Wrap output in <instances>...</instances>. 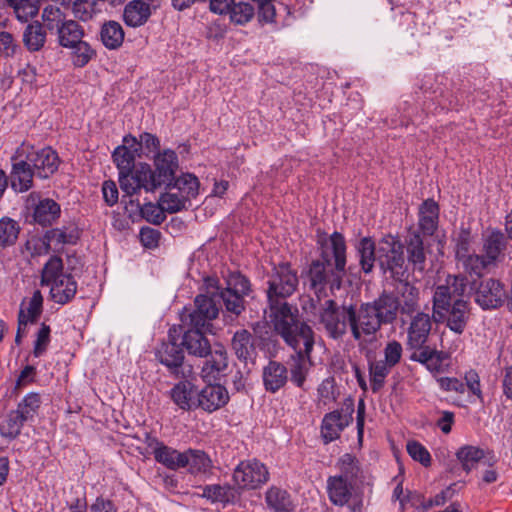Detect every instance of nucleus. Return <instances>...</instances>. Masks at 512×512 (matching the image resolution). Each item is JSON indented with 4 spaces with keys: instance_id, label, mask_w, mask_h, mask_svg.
Masks as SVG:
<instances>
[{
    "instance_id": "f257e3e1",
    "label": "nucleus",
    "mask_w": 512,
    "mask_h": 512,
    "mask_svg": "<svg viewBox=\"0 0 512 512\" xmlns=\"http://www.w3.org/2000/svg\"><path fill=\"white\" fill-rule=\"evenodd\" d=\"M399 283L397 292L383 290L373 301L360 305L326 300L319 310V321L328 336L339 340L350 331L359 344L367 343L376 338L382 326L393 324L399 312L411 316L419 307V289L407 279Z\"/></svg>"
},
{
    "instance_id": "f03ea898",
    "label": "nucleus",
    "mask_w": 512,
    "mask_h": 512,
    "mask_svg": "<svg viewBox=\"0 0 512 512\" xmlns=\"http://www.w3.org/2000/svg\"><path fill=\"white\" fill-rule=\"evenodd\" d=\"M267 314L268 321L274 331L281 330L286 333L287 328L306 323L302 320L296 305L290 304L287 299L297 290L299 278L289 262L274 265L267 274Z\"/></svg>"
},
{
    "instance_id": "7ed1b4c3",
    "label": "nucleus",
    "mask_w": 512,
    "mask_h": 512,
    "mask_svg": "<svg viewBox=\"0 0 512 512\" xmlns=\"http://www.w3.org/2000/svg\"><path fill=\"white\" fill-rule=\"evenodd\" d=\"M194 309L184 308L181 314L182 324L178 329V337L182 333L181 345L189 355L204 358L211 352V344L206 334L212 330V321L218 316L219 308L214 297L197 295Z\"/></svg>"
},
{
    "instance_id": "20e7f679",
    "label": "nucleus",
    "mask_w": 512,
    "mask_h": 512,
    "mask_svg": "<svg viewBox=\"0 0 512 512\" xmlns=\"http://www.w3.org/2000/svg\"><path fill=\"white\" fill-rule=\"evenodd\" d=\"M463 278L449 276L446 284L436 286L432 298V318L445 323L456 334H462L470 318V303L463 298Z\"/></svg>"
},
{
    "instance_id": "39448f33",
    "label": "nucleus",
    "mask_w": 512,
    "mask_h": 512,
    "mask_svg": "<svg viewBox=\"0 0 512 512\" xmlns=\"http://www.w3.org/2000/svg\"><path fill=\"white\" fill-rule=\"evenodd\" d=\"M274 332L295 352L290 356L289 361L291 382L298 388L306 390L304 384L309 372L311 352L315 343L312 328L307 323H299V326L287 328V334L281 330Z\"/></svg>"
},
{
    "instance_id": "423d86ee",
    "label": "nucleus",
    "mask_w": 512,
    "mask_h": 512,
    "mask_svg": "<svg viewBox=\"0 0 512 512\" xmlns=\"http://www.w3.org/2000/svg\"><path fill=\"white\" fill-rule=\"evenodd\" d=\"M41 284L50 288V297L57 304L69 303L77 292V282L71 274L63 272V261L51 256L41 273Z\"/></svg>"
},
{
    "instance_id": "0eeeda50",
    "label": "nucleus",
    "mask_w": 512,
    "mask_h": 512,
    "mask_svg": "<svg viewBox=\"0 0 512 512\" xmlns=\"http://www.w3.org/2000/svg\"><path fill=\"white\" fill-rule=\"evenodd\" d=\"M377 261L381 270L397 282L408 279V265L404 257V245L391 234L383 236L377 246Z\"/></svg>"
},
{
    "instance_id": "6e6552de",
    "label": "nucleus",
    "mask_w": 512,
    "mask_h": 512,
    "mask_svg": "<svg viewBox=\"0 0 512 512\" xmlns=\"http://www.w3.org/2000/svg\"><path fill=\"white\" fill-rule=\"evenodd\" d=\"M178 329L173 326L168 331V339L156 349L155 356L170 373L177 378H191L195 373L193 366L184 362V352L177 343Z\"/></svg>"
},
{
    "instance_id": "1a4fd4ad",
    "label": "nucleus",
    "mask_w": 512,
    "mask_h": 512,
    "mask_svg": "<svg viewBox=\"0 0 512 512\" xmlns=\"http://www.w3.org/2000/svg\"><path fill=\"white\" fill-rule=\"evenodd\" d=\"M336 269L320 259H314L304 275V283L320 300L326 296V290H339L346 274L335 273Z\"/></svg>"
},
{
    "instance_id": "9d476101",
    "label": "nucleus",
    "mask_w": 512,
    "mask_h": 512,
    "mask_svg": "<svg viewBox=\"0 0 512 512\" xmlns=\"http://www.w3.org/2000/svg\"><path fill=\"white\" fill-rule=\"evenodd\" d=\"M143 164L150 179V189L154 191L162 187H170L179 167L178 156L171 149H165L154 156L153 169L149 164Z\"/></svg>"
},
{
    "instance_id": "9b49d317",
    "label": "nucleus",
    "mask_w": 512,
    "mask_h": 512,
    "mask_svg": "<svg viewBox=\"0 0 512 512\" xmlns=\"http://www.w3.org/2000/svg\"><path fill=\"white\" fill-rule=\"evenodd\" d=\"M18 148H22L24 155L28 156L27 161L37 178L49 179L57 172L60 158L51 147L37 149L33 144L23 141Z\"/></svg>"
},
{
    "instance_id": "f8f14e48",
    "label": "nucleus",
    "mask_w": 512,
    "mask_h": 512,
    "mask_svg": "<svg viewBox=\"0 0 512 512\" xmlns=\"http://www.w3.org/2000/svg\"><path fill=\"white\" fill-rule=\"evenodd\" d=\"M320 249V260L326 262L328 266L336 269L335 273L346 274L347 265V246L342 233L333 232L330 236L325 233L318 237L317 241Z\"/></svg>"
},
{
    "instance_id": "ddd939ff",
    "label": "nucleus",
    "mask_w": 512,
    "mask_h": 512,
    "mask_svg": "<svg viewBox=\"0 0 512 512\" xmlns=\"http://www.w3.org/2000/svg\"><path fill=\"white\" fill-rule=\"evenodd\" d=\"M437 383L444 392H454L458 395H463L467 391L466 401L469 404L484 402L480 376L475 370L467 371L464 381L456 377H439L437 378Z\"/></svg>"
},
{
    "instance_id": "4468645a",
    "label": "nucleus",
    "mask_w": 512,
    "mask_h": 512,
    "mask_svg": "<svg viewBox=\"0 0 512 512\" xmlns=\"http://www.w3.org/2000/svg\"><path fill=\"white\" fill-rule=\"evenodd\" d=\"M269 471L258 459L241 461L233 471V481L240 489L253 490L260 488L269 480Z\"/></svg>"
},
{
    "instance_id": "2eb2a0df",
    "label": "nucleus",
    "mask_w": 512,
    "mask_h": 512,
    "mask_svg": "<svg viewBox=\"0 0 512 512\" xmlns=\"http://www.w3.org/2000/svg\"><path fill=\"white\" fill-rule=\"evenodd\" d=\"M354 402L346 399L340 409L325 414L321 424V436L325 444L338 439L342 431L352 422Z\"/></svg>"
},
{
    "instance_id": "dca6fc26",
    "label": "nucleus",
    "mask_w": 512,
    "mask_h": 512,
    "mask_svg": "<svg viewBox=\"0 0 512 512\" xmlns=\"http://www.w3.org/2000/svg\"><path fill=\"white\" fill-rule=\"evenodd\" d=\"M22 148H16L10 157L11 170L8 176L11 189L15 193H26L34 187L35 173L27 161Z\"/></svg>"
},
{
    "instance_id": "f3484780",
    "label": "nucleus",
    "mask_w": 512,
    "mask_h": 512,
    "mask_svg": "<svg viewBox=\"0 0 512 512\" xmlns=\"http://www.w3.org/2000/svg\"><path fill=\"white\" fill-rule=\"evenodd\" d=\"M25 206L32 210L34 222L42 227L51 226L61 215L60 205L53 199L41 198L39 192H31L26 197Z\"/></svg>"
},
{
    "instance_id": "a211bd4d",
    "label": "nucleus",
    "mask_w": 512,
    "mask_h": 512,
    "mask_svg": "<svg viewBox=\"0 0 512 512\" xmlns=\"http://www.w3.org/2000/svg\"><path fill=\"white\" fill-rule=\"evenodd\" d=\"M144 443L150 449L156 462L160 463L169 470L177 471L184 468V463L187 461L184 452L164 444L157 437L149 433L145 434Z\"/></svg>"
},
{
    "instance_id": "6ab92c4d",
    "label": "nucleus",
    "mask_w": 512,
    "mask_h": 512,
    "mask_svg": "<svg viewBox=\"0 0 512 512\" xmlns=\"http://www.w3.org/2000/svg\"><path fill=\"white\" fill-rule=\"evenodd\" d=\"M506 290L503 283L494 278L480 282L475 292V302L484 310L499 308L506 299Z\"/></svg>"
},
{
    "instance_id": "aec40b11",
    "label": "nucleus",
    "mask_w": 512,
    "mask_h": 512,
    "mask_svg": "<svg viewBox=\"0 0 512 512\" xmlns=\"http://www.w3.org/2000/svg\"><path fill=\"white\" fill-rule=\"evenodd\" d=\"M229 401L227 389L220 384H208L198 391L196 408H201L206 412L212 413Z\"/></svg>"
},
{
    "instance_id": "412c9836",
    "label": "nucleus",
    "mask_w": 512,
    "mask_h": 512,
    "mask_svg": "<svg viewBox=\"0 0 512 512\" xmlns=\"http://www.w3.org/2000/svg\"><path fill=\"white\" fill-rule=\"evenodd\" d=\"M118 174L120 187L128 196H133L141 189L148 193L155 192L154 189H150V179L147 171L144 169V164H140L127 173L119 172Z\"/></svg>"
},
{
    "instance_id": "4be33fe9",
    "label": "nucleus",
    "mask_w": 512,
    "mask_h": 512,
    "mask_svg": "<svg viewBox=\"0 0 512 512\" xmlns=\"http://www.w3.org/2000/svg\"><path fill=\"white\" fill-rule=\"evenodd\" d=\"M206 358L201 369L202 379L208 383L220 380L228 368L227 352L222 346H218Z\"/></svg>"
},
{
    "instance_id": "5701e85b",
    "label": "nucleus",
    "mask_w": 512,
    "mask_h": 512,
    "mask_svg": "<svg viewBox=\"0 0 512 512\" xmlns=\"http://www.w3.org/2000/svg\"><path fill=\"white\" fill-rule=\"evenodd\" d=\"M432 328L429 314L418 312L412 317L407 330V344L409 348H420L426 344Z\"/></svg>"
},
{
    "instance_id": "b1692460",
    "label": "nucleus",
    "mask_w": 512,
    "mask_h": 512,
    "mask_svg": "<svg viewBox=\"0 0 512 512\" xmlns=\"http://www.w3.org/2000/svg\"><path fill=\"white\" fill-rule=\"evenodd\" d=\"M507 245L508 240L503 232L498 229L490 231L483 238L482 253L484 258L495 265L504 258Z\"/></svg>"
},
{
    "instance_id": "393cba45",
    "label": "nucleus",
    "mask_w": 512,
    "mask_h": 512,
    "mask_svg": "<svg viewBox=\"0 0 512 512\" xmlns=\"http://www.w3.org/2000/svg\"><path fill=\"white\" fill-rule=\"evenodd\" d=\"M288 368L275 360H270L263 367L262 380L267 392L276 393L282 389L288 382Z\"/></svg>"
},
{
    "instance_id": "a878e982",
    "label": "nucleus",
    "mask_w": 512,
    "mask_h": 512,
    "mask_svg": "<svg viewBox=\"0 0 512 512\" xmlns=\"http://www.w3.org/2000/svg\"><path fill=\"white\" fill-rule=\"evenodd\" d=\"M440 208L433 199H426L418 211V232L424 236H432L436 232L439 223Z\"/></svg>"
},
{
    "instance_id": "bb28decb",
    "label": "nucleus",
    "mask_w": 512,
    "mask_h": 512,
    "mask_svg": "<svg viewBox=\"0 0 512 512\" xmlns=\"http://www.w3.org/2000/svg\"><path fill=\"white\" fill-rule=\"evenodd\" d=\"M193 376L191 377V379ZM183 381L175 384L170 391L171 399L182 410L189 411L196 408L198 390L190 381V378H183Z\"/></svg>"
},
{
    "instance_id": "cd10ccee",
    "label": "nucleus",
    "mask_w": 512,
    "mask_h": 512,
    "mask_svg": "<svg viewBox=\"0 0 512 512\" xmlns=\"http://www.w3.org/2000/svg\"><path fill=\"white\" fill-rule=\"evenodd\" d=\"M408 263L414 271L423 272L426 267V252L423 237L418 231H413L406 237Z\"/></svg>"
},
{
    "instance_id": "c85d7f7f",
    "label": "nucleus",
    "mask_w": 512,
    "mask_h": 512,
    "mask_svg": "<svg viewBox=\"0 0 512 512\" xmlns=\"http://www.w3.org/2000/svg\"><path fill=\"white\" fill-rule=\"evenodd\" d=\"M354 484L341 477L329 476L327 479V494L329 500L336 506L346 505L351 497Z\"/></svg>"
},
{
    "instance_id": "c756f323",
    "label": "nucleus",
    "mask_w": 512,
    "mask_h": 512,
    "mask_svg": "<svg viewBox=\"0 0 512 512\" xmlns=\"http://www.w3.org/2000/svg\"><path fill=\"white\" fill-rule=\"evenodd\" d=\"M151 16L150 3L143 0H132L125 5L123 20L129 27H140L144 25Z\"/></svg>"
},
{
    "instance_id": "7c9ffc66",
    "label": "nucleus",
    "mask_w": 512,
    "mask_h": 512,
    "mask_svg": "<svg viewBox=\"0 0 512 512\" xmlns=\"http://www.w3.org/2000/svg\"><path fill=\"white\" fill-rule=\"evenodd\" d=\"M356 256L362 271L366 274L372 272L377 260V247L371 237L361 238L355 245Z\"/></svg>"
},
{
    "instance_id": "2f4dec72",
    "label": "nucleus",
    "mask_w": 512,
    "mask_h": 512,
    "mask_svg": "<svg viewBox=\"0 0 512 512\" xmlns=\"http://www.w3.org/2000/svg\"><path fill=\"white\" fill-rule=\"evenodd\" d=\"M125 33L121 24L114 20L106 21L100 29V39L105 48L119 49L124 42Z\"/></svg>"
},
{
    "instance_id": "473e14b6",
    "label": "nucleus",
    "mask_w": 512,
    "mask_h": 512,
    "mask_svg": "<svg viewBox=\"0 0 512 512\" xmlns=\"http://www.w3.org/2000/svg\"><path fill=\"white\" fill-rule=\"evenodd\" d=\"M265 501L272 512H292L294 509L291 495L276 486H272L266 491Z\"/></svg>"
},
{
    "instance_id": "72a5a7b5",
    "label": "nucleus",
    "mask_w": 512,
    "mask_h": 512,
    "mask_svg": "<svg viewBox=\"0 0 512 512\" xmlns=\"http://www.w3.org/2000/svg\"><path fill=\"white\" fill-rule=\"evenodd\" d=\"M55 34L57 35L58 44L63 48H69L82 40L85 32L78 22L66 20Z\"/></svg>"
},
{
    "instance_id": "f704fd0d",
    "label": "nucleus",
    "mask_w": 512,
    "mask_h": 512,
    "mask_svg": "<svg viewBox=\"0 0 512 512\" xmlns=\"http://www.w3.org/2000/svg\"><path fill=\"white\" fill-rule=\"evenodd\" d=\"M231 346L237 358L241 361H247L255 352L253 336L246 329L235 332Z\"/></svg>"
},
{
    "instance_id": "c9c22d12",
    "label": "nucleus",
    "mask_w": 512,
    "mask_h": 512,
    "mask_svg": "<svg viewBox=\"0 0 512 512\" xmlns=\"http://www.w3.org/2000/svg\"><path fill=\"white\" fill-rule=\"evenodd\" d=\"M337 467L340 471L338 476L342 479L348 480L354 485L363 478V471L358 459L349 453H346L339 458Z\"/></svg>"
},
{
    "instance_id": "e433bc0d",
    "label": "nucleus",
    "mask_w": 512,
    "mask_h": 512,
    "mask_svg": "<svg viewBox=\"0 0 512 512\" xmlns=\"http://www.w3.org/2000/svg\"><path fill=\"white\" fill-rule=\"evenodd\" d=\"M46 42V31L38 21L30 23L23 32V44L30 52L40 51Z\"/></svg>"
},
{
    "instance_id": "4c0bfd02",
    "label": "nucleus",
    "mask_w": 512,
    "mask_h": 512,
    "mask_svg": "<svg viewBox=\"0 0 512 512\" xmlns=\"http://www.w3.org/2000/svg\"><path fill=\"white\" fill-rule=\"evenodd\" d=\"M22 303L19 311V330L22 326H26L28 322H36L43 308V296L40 290H35L29 299L27 306L24 308Z\"/></svg>"
},
{
    "instance_id": "58836bf2",
    "label": "nucleus",
    "mask_w": 512,
    "mask_h": 512,
    "mask_svg": "<svg viewBox=\"0 0 512 512\" xmlns=\"http://www.w3.org/2000/svg\"><path fill=\"white\" fill-rule=\"evenodd\" d=\"M6 6L13 8L16 18L21 22H28L39 12L36 0H0V8Z\"/></svg>"
},
{
    "instance_id": "ea45409f",
    "label": "nucleus",
    "mask_w": 512,
    "mask_h": 512,
    "mask_svg": "<svg viewBox=\"0 0 512 512\" xmlns=\"http://www.w3.org/2000/svg\"><path fill=\"white\" fill-rule=\"evenodd\" d=\"M187 461L184 468L188 467L191 474L207 473L212 467L210 457L202 450L188 449L184 451Z\"/></svg>"
},
{
    "instance_id": "a19ab883",
    "label": "nucleus",
    "mask_w": 512,
    "mask_h": 512,
    "mask_svg": "<svg viewBox=\"0 0 512 512\" xmlns=\"http://www.w3.org/2000/svg\"><path fill=\"white\" fill-rule=\"evenodd\" d=\"M165 189L176 190L186 200L190 201L191 198H195L198 195L199 181L196 176L190 173L181 175L178 178H174L170 187Z\"/></svg>"
},
{
    "instance_id": "79ce46f5",
    "label": "nucleus",
    "mask_w": 512,
    "mask_h": 512,
    "mask_svg": "<svg viewBox=\"0 0 512 512\" xmlns=\"http://www.w3.org/2000/svg\"><path fill=\"white\" fill-rule=\"evenodd\" d=\"M235 489L230 485L212 484L203 488L202 497L212 503H230L235 499Z\"/></svg>"
},
{
    "instance_id": "37998d69",
    "label": "nucleus",
    "mask_w": 512,
    "mask_h": 512,
    "mask_svg": "<svg viewBox=\"0 0 512 512\" xmlns=\"http://www.w3.org/2000/svg\"><path fill=\"white\" fill-rule=\"evenodd\" d=\"M456 457L463 470L470 472L485 457V451L477 446L465 445L458 449Z\"/></svg>"
},
{
    "instance_id": "c03bdc74",
    "label": "nucleus",
    "mask_w": 512,
    "mask_h": 512,
    "mask_svg": "<svg viewBox=\"0 0 512 512\" xmlns=\"http://www.w3.org/2000/svg\"><path fill=\"white\" fill-rule=\"evenodd\" d=\"M368 368L371 390L377 393L383 388L385 379L390 374L392 367L383 360H374L369 361Z\"/></svg>"
},
{
    "instance_id": "a18cd8bd",
    "label": "nucleus",
    "mask_w": 512,
    "mask_h": 512,
    "mask_svg": "<svg viewBox=\"0 0 512 512\" xmlns=\"http://www.w3.org/2000/svg\"><path fill=\"white\" fill-rule=\"evenodd\" d=\"M25 418L16 410L11 411L0 424V434L8 439H15L21 432Z\"/></svg>"
},
{
    "instance_id": "49530a36",
    "label": "nucleus",
    "mask_w": 512,
    "mask_h": 512,
    "mask_svg": "<svg viewBox=\"0 0 512 512\" xmlns=\"http://www.w3.org/2000/svg\"><path fill=\"white\" fill-rule=\"evenodd\" d=\"M68 49H71V60L77 68L86 66L96 56L92 46L83 39Z\"/></svg>"
},
{
    "instance_id": "de8ad7c7",
    "label": "nucleus",
    "mask_w": 512,
    "mask_h": 512,
    "mask_svg": "<svg viewBox=\"0 0 512 512\" xmlns=\"http://www.w3.org/2000/svg\"><path fill=\"white\" fill-rule=\"evenodd\" d=\"M20 232L17 221L9 217L0 219V247H9L16 243Z\"/></svg>"
},
{
    "instance_id": "09e8293b",
    "label": "nucleus",
    "mask_w": 512,
    "mask_h": 512,
    "mask_svg": "<svg viewBox=\"0 0 512 512\" xmlns=\"http://www.w3.org/2000/svg\"><path fill=\"white\" fill-rule=\"evenodd\" d=\"M227 13L233 24L245 25L254 17L255 9L250 3L240 1L238 3L234 2Z\"/></svg>"
},
{
    "instance_id": "8fccbe9b",
    "label": "nucleus",
    "mask_w": 512,
    "mask_h": 512,
    "mask_svg": "<svg viewBox=\"0 0 512 512\" xmlns=\"http://www.w3.org/2000/svg\"><path fill=\"white\" fill-rule=\"evenodd\" d=\"M79 238L77 229L68 230L66 227L55 228L45 233V239L47 240L46 249L50 248V242H56L57 244H75Z\"/></svg>"
},
{
    "instance_id": "3c124183",
    "label": "nucleus",
    "mask_w": 512,
    "mask_h": 512,
    "mask_svg": "<svg viewBox=\"0 0 512 512\" xmlns=\"http://www.w3.org/2000/svg\"><path fill=\"white\" fill-rule=\"evenodd\" d=\"M42 19L45 28L50 33H56L61 25L66 21L65 15L59 7L48 5L43 9Z\"/></svg>"
},
{
    "instance_id": "603ef678",
    "label": "nucleus",
    "mask_w": 512,
    "mask_h": 512,
    "mask_svg": "<svg viewBox=\"0 0 512 512\" xmlns=\"http://www.w3.org/2000/svg\"><path fill=\"white\" fill-rule=\"evenodd\" d=\"M135 155L127 146H118L113 152V160L119 172L127 173L135 169Z\"/></svg>"
},
{
    "instance_id": "864d4df0",
    "label": "nucleus",
    "mask_w": 512,
    "mask_h": 512,
    "mask_svg": "<svg viewBox=\"0 0 512 512\" xmlns=\"http://www.w3.org/2000/svg\"><path fill=\"white\" fill-rule=\"evenodd\" d=\"M72 10L74 16L84 22L91 20L101 11L96 0H75Z\"/></svg>"
},
{
    "instance_id": "5fc2aeb1",
    "label": "nucleus",
    "mask_w": 512,
    "mask_h": 512,
    "mask_svg": "<svg viewBox=\"0 0 512 512\" xmlns=\"http://www.w3.org/2000/svg\"><path fill=\"white\" fill-rule=\"evenodd\" d=\"M217 297L223 301L225 309L236 316L240 315L244 309V297L231 292L230 290L221 289Z\"/></svg>"
},
{
    "instance_id": "6e6d98bb",
    "label": "nucleus",
    "mask_w": 512,
    "mask_h": 512,
    "mask_svg": "<svg viewBox=\"0 0 512 512\" xmlns=\"http://www.w3.org/2000/svg\"><path fill=\"white\" fill-rule=\"evenodd\" d=\"M462 261L465 270L470 274L481 276L483 271L493 265L484 258V254H466L459 258Z\"/></svg>"
},
{
    "instance_id": "4d7b16f0",
    "label": "nucleus",
    "mask_w": 512,
    "mask_h": 512,
    "mask_svg": "<svg viewBox=\"0 0 512 512\" xmlns=\"http://www.w3.org/2000/svg\"><path fill=\"white\" fill-rule=\"evenodd\" d=\"M161 194L159 201L161 202L162 208L165 212L176 213L186 207V203L189 202L177 191L174 192L171 189Z\"/></svg>"
},
{
    "instance_id": "13d9d810",
    "label": "nucleus",
    "mask_w": 512,
    "mask_h": 512,
    "mask_svg": "<svg viewBox=\"0 0 512 512\" xmlns=\"http://www.w3.org/2000/svg\"><path fill=\"white\" fill-rule=\"evenodd\" d=\"M137 207L140 210L141 216L154 225H160L166 218L160 201L158 204L148 202L143 205H140L139 201H137Z\"/></svg>"
},
{
    "instance_id": "bf43d9fd",
    "label": "nucleus",
    "mask_w": 512,
    "mask_h": 512,
    "mask_svg": "<svg viewBox=\"0 0 512 512\" xmlns=\"http://www.w3.org/2000/svg\"><path fill=\"white\" fill-rule=\"evenodd\" d=\"M40 395L37 393L27 394L18 404L16 411L27 421L32 420L40 407Z\"/></svg>"
},
{
    "instance_id": "052dcab7",
    "label": "nucleus",
    "mask_w": 512,
    "mask_h": 512,
    "mask_svg": "<svg viewBox=\"0 0 512 512\" xmlns=\"http://www.w3.org/2000/svg\"><path fill=\"white\" fill-rule=\"evenodd\" d=\"M406 450L409 456L419 462L424 467H429L432 463V458L427 448L420 442L411 440L407 442Z\"/></svg>"
},
{
    "instance_id": "680f3d73",
    "label": "nucleus",
    "mask_w": 512,
    "mask_h": 512,
    "mask_svg": "<svg viewBox=\"0 0 512 512\" xmlns=\"http://www.w3.org/2000/svg\"><path fill=\"white\" fill-rule=\"evenodd\" d=\"M226 283L227 287L225 288V290H230L233 293L243 296H247L251 289L249 279L240 273L230 274Z\"/></svg>"
},
{
    "instance_id": "e2e57ef3",
    "label": "nucleus",
    "mask_w": 512,
    "mask_h": 512,
    "mask_svg": "<svg viewBox=\"0 0 512 512\" xmlns=\"http://www.w3.org/2000/svg\"><path fill=\"white\" fill-rule=\"evenodd\" d=\"M402 352L403 348L400 342L396 340L389 341L383 349V361L393 368L400 362Z\"/></svg>"
},
{
    "instance_id": "0e129e2a",
    "label": "nucleus",
    "mask_w": 512,
    "mask_h": 512,
    "mask_svg": "<svg viewBox=\"0 0 512 512\" xmlns=\"http://www.w3.org/2000/svg\"><path fill=\"white\" fill-rule=\"evenodd\" d=\"M19 49L18 43L14 40L11 33L0 31V57L11 58Z\"/></svg>"
},
{
    "instance_id": "69168bd1",
    "label": "nucleus",
    "mask_w": 512,
    "mask_h": 512,
    "mask_svg": "<svg viewBox=\"0 0 512 512\" xmlns=\"http://www.w3.org/2000/svg\"><path fill=\"white\" fill-rule=\"evenodd\" d=\"M50 327L43 323L37 333L34 342L33 354L35 357H40L47 349L50 342Z\"/></svg>"
},
{
    "instance_id": "338daca9",
    "label": "nucleus",
    "mask_w": 512,
    "mask_h": 512,
    "mask_svg": "<svg viewBox=\"0 0 512 512\" xmlns=\"http://www.w3.org/2000/svg\"><path fill=\"white\" fill-rule=\"evenodd\" d=\"M448 358V353L436 350L429 359V362L426 363L425 367L431 373H443L446 370L447 364H445V361L448 360Z\"/></svg>"
},
{
    "instance_id": "774afa93",
    "label": "nucleus",
    "mask_w": 512,
    "mask_h": 512,
    "mask_svg": "<svg viewBox=\"0 0 512 512\" xmlns=\"http://www.w3.org/2000/svg\"><path fill=\"white\" fill-rule=\"evenodd\" d=\"M140 241L146 248H155L158 246L161 233L151 227H143L139 233Z\"/></svg>"
}]
</instances>
